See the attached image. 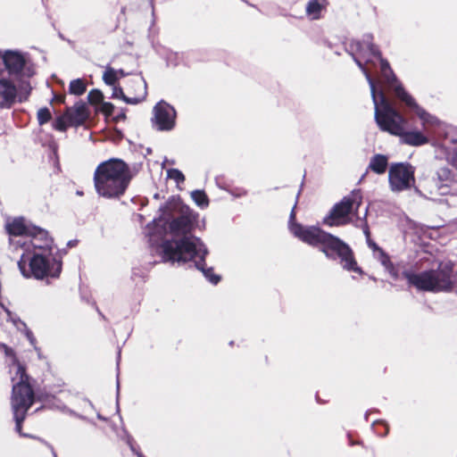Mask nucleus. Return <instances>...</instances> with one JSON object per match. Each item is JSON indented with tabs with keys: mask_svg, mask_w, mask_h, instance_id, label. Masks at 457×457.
Segmentation results:
<instances>
[{
	"mask_svg": "<svg viewBox=\"0 0 457 457\" xmlns=\"http://www.w3.org/2000/svg\"><path fill=\"white\" fill-rule=\"evenodd\" d=\"M168 177L177 182V184H179L181 182H184L185 176L184 174L179 170L178 169H170L168 170Z\"/></svg>",
	"mask_w": 457,
	"mask_h": 457,
	"instance_id": "obj_28",
	"label": "nucleus"
},
{
	"mask_svg": "<svg viewBox=\"0 0 457 457\" xmlns=\"http://www.w3.org/2000/svg\"><path fill=\"white\" fill-rule=\"evenodd\" d=\"M389 91L420 119L424 128L435 126L438 123V120L435 116L428 113L416 103L415 99L405 90L400 80Z\"/></svg>",
	"mask_w": 457,
	"mask_h": 457,
	"instance_id": "obj_14",
	"label": "nucleus"
},
{
	"mask_svg": "<svg viewBox=\"0 0 457 457\" xmlns=\"http://www.w3.org/2000/svg\"><path fill=\"white\" fill-rule=\"evenodd\" d=\"M104 95L98 89H92L87 95V100L91 104H97L103 102Z\"/></svg>",
	"mask_w": 457,
	"mask_h": 457,
	"instance_id": "obj_25",
	"label": "nucleus"
},
{
	"mask_svg": "<svg viewBox=\"0 0 457 457\" xmlns=\"http://www.w3.org/2000/svg\"><path fill=\"white\" fill-rule=\"evenodd\" d=\"M170 204L174 209L171 214L154 221V231L149 235L151 244L161 243L162 258L166 262L185 263L194 260L210 282L217 284L220 277L212 275V270H204L201 264L207 253L204 245L199 238L189 235L195 226H199L196 216L180 205V202Z\"/></svg>",
	"mask_w": 457,
	"mask_h": 457,
	"instance_id": "obj_1",
	"label": "nucleus"
},
{
	"mask_svg": "<svg viewBox=\"0 0 457 457\" xmlns=\"http://www.w3.org/2000/svg\"><path fill=\"white\" fill-rule=\"evenodd\" d=\"M362 195L360 189H353L352 190L351 194L348 195L344 196L341 200L346 201V200H361Z\"/></svg>",
	"mask_w": 457,
	"mask_h": 457,
	"instance_id": "obj_29",
	"label": "nucleus"
},
{
	"mask_svg": "<svg viewBox=\"0 0 457 457\" xmlns=\"http://www.w3.org/2000/svg\"><path fill=\"white\" fill-rule=\"evenodd\" d=\"M116 71H117V76L119 77V79L120 78H124L129 75V73L125 72L124 70H122V69L116 70Z\"/></svg>",
	"mask_w": 457,
	"mask_h": 457,
	"instance_id": "obj_34",
	"label": "nucleus"
},
{
	"mask_svg": "<svg viewBox=\"0 0 457 457\" xmlns=\"http://www.w3.org/2000/svg\"><path fill=\"white\" fill-rule=\"evenodd\" d=\"M345 49L353 57L354 62L365 76L370 88L373 102L378 99L379 90L382 89L384 91V89L381 87L379 88L377 87L375 79L361 62V58L365 59L367 63L372 62V58L379 62L381 79L387 90L399 81L389 62L382 57L380 50L373 44V36L371 34L363 35L361 40H350L345 44Z\"/></svg>",
	"mask_w": 457,
	"mask_h": 457,
	"instance_id": "obj_2",
	"label": "nucleus"
},
{
	"mask_svg": "<svg viewBox=\"0 0 457 457\" xmlns=\"http://www.w3.org/2000/svg\"><path fill=\"white\" fill-rule=\"evenodd\" d=\"M431 184V195H457V182L453 180L452 170L447 167H441L436 170Z\"/></svg>",
	"mask_w": 457,
	"mask_h": 457,
	"instance_id": "obj_16",
	"label": "nucleus"
},
{
	"mask_svg": "<svg viewBox=\"0 0 457 457\" xmlns=\"http://www.w3.org/2000/svg\"><path fill=\"white\" fill-rule=\"evenodd\" d=\"M65 117L71 126L81 125L87 118V107L84 103H77L73 107L67 108Z\"/></svg>",
	"mask_w": 457,
	"mask_h": 457,
	"instance_id": "obj_19",
	"label": "nucleus"
},
{
	"mask_svg": "<svg viewBox=\"0 0 457 457\" xmlns=\"http://www.w3.org/2000/svg\"><path fill=\"white\" fill-rule=\"evenodd\" d=\"M126 119V115L124 112H120V114L117 115L116 117V120H125Z\"/></svg>",
	"mask_w": 457,
	"mask_h": 457,
	"instance_id": "obj_36",
	"label": "nucleus"
},
{
	"mask_svg": "<svg viewBox=\"0 0 457 457\" xmlns=\"http://www.w3.org/2000/svg\"><path fill=\"white\" fill-rule=\"evenodd\" d=\"M321 11V4L319 0H310L306 5V12L317 18Z\"/></svg>",
	"mask_w": 457,
	"mask_h": 457,
	"instance_id": "obj_23",
	"label": "nucleus"
},
{
	"mask_svg": "<svg viewBox=\"0 0 457 457\" xmlns=\"http://www.w3.org/2000/svg\"><path fill=\"white\" fill-rule=\"evenodd\" d=\"M415 191L418 193L420 197L426 198L427 200H433L431 197L428 196L425 193L420 191L418 187H415Z\"/></svg>",
	"mask_w": 457,
	"mask_h": 457,
	"instance_id": "obj_33",
	"label": "nucleus"
},
{
	"mask_svg": "<svg viewBox=\"0 0 457 457\" xmlns=\"http://www.w3.org/2000/svg\"><path fill=\"white\" fill-rule=\"evenodd\" d=\"M368 207L361 202H340L330 213L324 218L323 223L328 226H341L352 221L354 218L361 220L367 215Z\"/></svg>",
	"mask_w": 457,
	"mask_h": 457,
	"instance_id": "obj_11",
	"label": "nucleus"
},
{
	"mask_svg": "<svg viewBox=\"0 0 457 457\" xmlns=\"http://www.w3.org/2000/svg\"><path fill=\"white\" fill-rule=\"evenodd\" d=\"M52 118L51 112L47 107L40 108L37 111V121L39 125L48 122Z\"/></svg>",
	"mask_w": 457,
	"mask_h": 457,
	"instance_id": "obj_26",
	"label": "nucleus"
},
{
	"mask_svg": "<svg viewBox=\"0 0 457 457\" xmlns=\"http://www.w3.org/2000/svg\"><path fill=\"white\" fill-rule=\"evenodd\" d=\"M365 234H366L367 237H369V231L368 230L365 231Z\"/></svg>",
	"mask_w": 457,
	"mask_h": 457,
	"instance_id": "obj_43",
	"label": "nucleus"
},
{
	"mask_svg": "<svg viewBox=\"0 0 457 457\" xmlns=\"http://www.w3.org/2000/svg\"><path fill=\"white\" fill-rule=\"evenodd\" d=\"M103 80L108 86H116V82L119 80L116 69L111 66H106L103 74Z\"/></svg>",
	"mask_w": 457,
	"mask_h": 457,
	"instance_id": "obj_21",
	"label": "nucleus"
},
{
	"mask_svg": "<svg viewBox=\"0 0 457 457\" xmlns=\"http://www.w3.org/2000/svg\"><path fill=\"white\" fill-rule=\"evenodd\" d=\"M28 238L29 239H26L24 242H22V246L20 250H22L23 252L36 253V245L44 246L46 239H48L50 241L49 249L50 251L54 252V240L48 235L47 231L36 227L35 232L30 234Z\"/></svg>",
	"mask_w": 457,
	"mask_h": 457,
	"instance_id": "obj_17",
	"label": "nucleus"
},
{
	"mask_svg": "<svg viewBox=\"0 0 457 457\" xmlns=\"http://www.w3.org/2000/svg\"><path fill=\"white\" fill-rule=\"evenodd\" d=\"M0 73L19 82H29L35 70L18 50H0Z\"/></svg>",
	"mask_w": 457,
	"mask_h": 457,
	"instance_id": "obj_8",
	"label": "nucleus"
},
{
	"mask_svg": "<svg viewBox=\"0 0 457 457\" xmlns=\"http://www.w3.org/2000/svg\"><path fill=\"white\" fill-rule=\"evenodd\" d=\"M153 125L159 131H170L176 125L177 112L175 108L167 102L161 100L153 110Z\"/></svg>",
	"mask_w": 457,
	"mask_h": 457,
	"instance_id": "obj_15",
	"label": "nucleus"
},
{
	"mask_svg": "<svg viewBox=\"0 0 457 457\" xmlns=\"http://www.w3.org/2000/svg\"><path fill=\"white\" fill-rule=\"evenodd\" d=\"M168 200L174 201V200H176V198H175V196H174V195H172V196H170Z\"/></svg>",
	"mask_w": 457,
	"mask_h": 457,
	"instance_id": "obj_41",
	"label": "nucleus"
},
{
	"mask_svg": "<svg viewBox=\"0 0 457 457\" xmlns=\"http://www.w3.org/2000/svg\"><path fill=\"white\" fill-rule=\"evenodd\" d=\"M50 241L46 239L44 246L36 245V253L22 252L18 267L23 277L37 279L56 278L62 271V262L55 253L49 249Z\"/></svg>",
	"mask_w": 457,
	"mask_h": 457,
	"instance_id": "obj_7",
	"label": "nucleus"
},
{
	"mask_svg": "<svg viewBox=\"0 0 457 457\" xmlns=\"http://www.w3.org/2000/svg\"><path fill=\"white\" fill-rule=\"evenodd\" d=\"M369 245L374 251L378 252V258L384 266H388L390 264L389 257L380 249L375 243L369 241Z\"/></svg>",
	"mask_w": 457,
	"mask_h": 457,
	"instance_id": "obj_24",
	"label": "nucleus"
},
{
	"mask_svg": "<svg viewBox=\"0 0 457 457\" xmlns=\"http://www.w3.org/2000/svg\"><path fill=\"white\" fill-rule=\"evenodd\" d=\"M101 104L102 112H104L106 115H111L114 110V105L112 103L104 101Z\"/></svg>",
	"mask_w": 457,
	"mask_h": 457,
	"instance_id": "obj_31",
	"label": "nucleus"
},
{
	"mask_svg": "<svg viewBox=\"0 0 457 457\" xmlns=\"http://www.w3.org/2000/svg\"><path fill=\"white\" fill-rule=\"evenodd\" d=\"M385 267H386V269H388V270H389V272H392V270H390V268H391V263H390L387 267H386V266H385Z\"/></svg>",
	"mask_w": 457,
	"mask_h": 457,
	"instance_id": "obj_40",
	"label": "nucleus"
},
{
	"mask_svg": "<svg viewBox=\"0 0 457 457\" xmlns=\"http://www.w3.org/2000/svg\"><path fill=\"white\" fill-rule=\"evenodd\" d=\"M33 224L23 217L8 218L4 223V230L9 237V245L12 250L18 251L30 234L35 232Z\"/></svg>",
	"mask_w": 457,
	"mask_h": 457,
	"instance_id": "obj_12",
	"label": "nucleus"
},
{
	"mask_svg": "<svg viewBox=\"0 0 457 457\" xmlns=\"http://www.w3.org/2000/svg\"><path fill=\"white\" fill-rule=\"evenodd\" d=\"M192 200H208L207 195L204 190L196 189L191 192Z\"/></svg>",
	"mask_w": 457,
	"mask_h": 457,
	"instance_id": "obj_30",
	"label": "nucleus"
},
{
	"mask_svg": "<svg viewBox=\"0 0 457 457\" xmlns=\"http://www.w3.org/2000/svg\"><path fill=\"white\" fill-rule=\"evenodd\" d=\"M290 231L298 238L310 245H323L327 249L324 253L328 255V250L335 252L340 258L342 267L348 270L361 274V268L353 257L350 247L338 238L322 231L317 227L303 228L296 223H290Z\"/></svg>",
	"mask_w": 457,
	"mask_h": 457,
	"instance_id": "obj_6",
	"label": "nucleus"
},
{
	"mask_svg": "<svg viewBox=\"0 0 457 457\" xmlns=\"http://www.w3.org/2000/svg\"><path fill=\"white\" fill-rule=\"evenodd\" d=\"M154 198L157 199L158 198V194H155L154 195Z\"/></svg>",
	"mask_w": 457,
	"mask_h": 457,
	"instance_id": "obj_44",
	"label": "nucleus"
},
{
	"mask_svg": "<svg viewBox=\"0 0 457 457\" xmlns=\"http://www.w3.org/2000/svg\"><path fill=\"white\" fill-rule=\"evenodd\" d=\"M373 104L375 120L381 130L400 137L402 143L412 146H420L428 142V137L421 131L405 129V118L393 106L382 89L378 92V99Z\"/></svg>",
	"mask_w": 457,
	"mask_h": 457,
	"instance_id": "obj_3",
	"label": "nucleus"
},
{
	"mask_svg": "<svg viewBox=\"0 0 457 457\" xmlns=\"http://www.w3.org/2000/svg\"><path fill=\"white\" fill-rule=\"evenodd\" d=\"M77 195H82V193H81L80 191H77Z\"/></svg>",
	"mask_w": 457,
	"mask_h": 457,
	"instance_id": "obj_42",
	"label": "nucleus"
},
{
	"mask_svg": "<svg viewBox=\"0 0 457 457\" xmlns=\"http://www.w3.org/2000/svg\"><path fill=\"white\" fill-rule=\"evenodd\" d=\"M32 90L30 82H19L0 73V109L9 110L25 102Z\"/></svg>",
	"mask_w": 457,
	"mask_h": 457,
	"instance_id": "obj_10",
	"label": "nucleus"
},
{
	"mask_svg": "<svg viewBox=\"0 0 457 457\" xmlns=\"http://www.w3.org/2000/svg\"><path fill=\"white\" fill-rule=\"evenodd\" d=\"M133 83L139 88L138 94L133 97L127 96L120 87H112V98L122 99L128 104H137L143 102L147 96V86L143 77H139L133 80Z\"/></svg>",
	"mask_w": 457,
	"mask_h": 457,
	"instance_id": "obj_18",
	"label": "nucleus"
},
{
	"mask_svg": "<svg viewBox=\"0 0 457 457\" xmlns=\"http://www.w3.org/2000/svg\"><path fill=\"white\" fill-rule=\"evenodd\" d=\"M197 204L202 208L206 207L208 205V202H204V201L197 202Z\"/></svg>",
	"mask_w": 457,
	"mask_h": 457,
	"instance_id": "obj_38",
	"label": "nucleus"
},
{
	"mask_svg": "<svg viewBox=\"0 0 457 457\" xmlns=\"http://www.w3.org/2000/svg\"><path fill=\"white\" fill-rule=\"evenodd\" d=\"M452 163L457 169V149L454 151V154L452 157Z\"/></svg>",
	"mask_w": 457,
	"mask_h": 457,
	"instance_id": "obj_35",
	"label": "nucleus"
},
{
	"mask_svg": "<svg viewBox=\"0 0 457 457\" xmlns=\"http://www.w3.org/2000/svg\"><path fill=\"white\" fill-rule=\"evenodd\" d=\"M86 84L81 79H73L69 86L70 94L81 96L86 92Z\"/></svg>",
	"mask_w": 457,
	"mask_h": 457,
	"instance_id": "obj_22",
	"label": "nucleus"
},
{
	"mask_svg": "<svg viewBox=\"0 0 457 457\" xmlns=\"http://www.w3.org/2000/svg\"><path fill=\"white\" fill-rule=\"evenodd\" d=\"M0 349L10 361V374L12 381V408L16 421V430L21 433V422L33 403L34 394L25 369L16 360L13 351L4 344L0 345Z\"/></svg>",
	"mask_w": 457,
	"mask_h": 457,
	"instance_id": "obj_5",
	"label": "nucleus"
},
{
	"mask_svg": "<svg viewBox=\"0 0 457 457\" xmlns=\"http://www.w3.org/2000/svg\"><path fill=\"white\" fill-rule=\"evenodd\" d=\"M58 100H59L60 102H62V101L64 100V96H60V97H58Z\"/></svg>",
	"mask_w": 457,
	"mask_h": 457,
	"instance_id": "obj_39",
	"label": "nucleus"
},
{
	"mask_svg": "<svg viewBox=\"0 0 457 457\" xmlns=\"http://www.w3.org/2000/svg\"><path fill=\"white\" fill-rule=\"evenodd\" d=\"M408 283L418 290L439 292L452 288L451 272L447 270L405 273Z\"/></svg>",
	"mask_w": 457,
	"mask_h": 457,
	"instance_id": "obj_9",
	"label": "nucleus"
},
{
	"mask_svg": "<svg viewBox=\"0 0 457 457\" xmlns=\"http://www.w3.org/2000/svg\"><path fill=\"white\" fill-rule=\"evenodd\" d=\"M230 194L233 197H236V198L246 196V191L244 188H239V187L231 189Z\"/></svg>",
	"mask_w": 457,
	"mask_h": 457,
	"instance_id": "obj_32",
	"label": "nucleus"
},
{
	"mask_svg": "<svg viewBox=\"0 0 457 457\" xmlns=\"http://www.w3.org/2000/svg\"><path fill=\"white\" fill-rule=\"evenodd\" d=\"M387 164V157L378 154L370 159L369 168L377 174H383L386 170Z\"/></svg>",
	"mask_w": 457,
	"mask_h": 457,
	"instance_id": "obj_20",
	"label": "nucleus"
},
{
	"mask_svg": "<svg viewBox=\"0 0 457 457\" xmlns=\"http://www.w3.org/2000/svg\"><path fill=\"white\" fill-rule=\"evenodd\" d=\"M133 178L129 166L121 159L111 158L100 162L94 172V186L99 196L120 198Z\"/></svg>",
	"mask_w": 457,
	"mask_h": 457,
	"instance_id": "obj_4",
	"label": "nucleus"
},
{
	"mask_svg": "<svg viewBox=\"0 0 457 457\" xmlns=\"http://www.w3.org/2000/svg\"><path fill=\"white\" fill-rule=\"evenodd\" d=\"M415 168L409 162L392 163L388 171V181L392 191L402 192L415 184Z\"/></svg>",
	"mask_w": 457,
	"mask_h": 457,
	"instance_id": "obj_13",
	"label": "nucleus"
},
{
	"mask_svg": "<svg viewBox=\"0 0 457 457\" xmlns=\"http://www.w3.org/2000/svg\"><path fill=\"white\" fill-rule=\"evenodd\" d=\"M295 205L293 207L291 214H290V220H293L295 217Z\"/></svg>",
	"mask_w": 457,
	"mask_h": 457,
	"instance_id": "obj_37",
	"label": "nucleus"
},
{
	"mask_svg": "<svg viewBox=\"0 0 457 457\" xmlns=\"http://www.w3.org/2000/svg\"><path fill=\"white\" fill-rule=\"evenodd\" d=\"M69 122L67 118L65 117V114L63 116L57 117L53 123V127L54 129L58 131H65L68 128Z\"/></svg>",
	"mask_w": 457,
	"mask_h": 457,
	"instance_id": "obj_27",
	"label": "nucleus"
}]
</instances>
